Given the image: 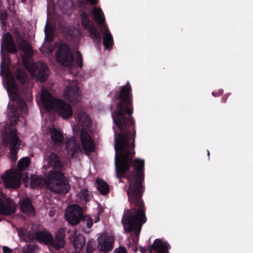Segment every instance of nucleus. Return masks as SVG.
<instances>
[{
  "instance_id": "1",
  "label": "nucleus",
  "mask_w": 253,
  "mask_h": 253,
  "mask_svg": "<svg viewBox=\"0 0 253 253\" xmlns=\"http://www.w3.org/2000/svg\"><path fill=\"white\" fill-rule=\"evenodd\" d=\"M113 122L120 130L115 131V165L117 177L126 178L129 187L127 190H144L142 182L144 179L145 161L135 156V120L133 113L132 87L129 83L121 86L113 98L112 108Z\"/></svg>"
},
{
  "instance_id": "2",
  "label": "nucleus",
  "mask_w": 253,
  "mask_h": 253,
  "mask_svg": "<svg viewBox=\"0 0 253 253\" xmlns=\"http://www.w3.org/2000/svg\"><path fill=\"white\" fill-rule=\"evenodd\" d=\"M41 100L46 110L54 109L64 119L72 117L73 112L71 105L62 99L53 98L47 90L42 89Z\"/></svg>"
},
{
  "instance_id": "3",
  "label": "nucleus",
  "mask_w": 253,
  "mask_h": 253,
  "mask_svg": "<svg viewBox=\"0 0 253 253\" xmlns=\"http://www.w3.org/2000/svg\"><path fill=\"white\" fill-rule=\"evenodd\" d=\"M31 163L29 157H24L18 163V170L15 169L6 170L2 175V180L6 188L16 189L21 184V172L26 170Z\"/></svg>"
},
{
  "instance_id": "4",
  "label": "nucleus",
  "mask_w": 253,
  "mask_h": 253,
  "mask_svg": "<svg viewBox=\"0 0 253 253\" xmlns=\"http://www.w3.org/2000/svg\"><path fill=\"white\" fill-rule=\"evenodd\" d=\"M62 170L52 169L45 175L46 185L55 193H67L70 189Z\"/></svg>"
},
{
  "instance_id": "5",
  "label": "nucleus",
  "mask_w": 253,
  "mask_h": 253,
  "mask_svg": "<svg viewBox=\"0 0 253 253\" xmlns=\"http://www.w3.org/2000/svg\"><path fill=\"white\" fill-rule=\"evenodd\" d=\"M3 141L9 145L10 158L13 163L17 160V154L21 145V140L17 135L16 129L5 131L2 134Z\"/></svg>"
},
{
  "instance_id": "6",
  "label": "nucleus",
  "mask_w": 253,
  "mask_h": 253,
  "mask_svg": "<svg viewBox=\"0 0 253 253\" xmlns=\"http://www.w3.org/2000/svg\"><path fill=\"white\" fill-rule=\"evenodd\" d=\"M92 13L94 19L97 24L102 28V32H104L103 38V44L105 49H110L114 43L113 38L111 34L109 32L106 26L104 25L105 16L100 8L94 7L92 9Z\"/></svg>"
},
{
  "instance_id": "7",
  "label": "nucleus",
  "mask_w": 253,
  "mask_h": 253,
  "mask_svg": "<svg viewBox=\"0 0 253 253\" xmlns=\"http://www.w3.org/2000/svg\"><path fill=\"white\" fill-rule=\"evenodd\" d=\"M55 56L57 62L62 66L70 67L74 65L73 51L68 44L65 42L59 43Z\"/></svg>"
},
{
  "instance_id": "8",
  "label": "nucleus",
  "mask_w": 253,
  "mask_h": 253,
  "mask_svg": "<svg viewBox=\"0 0 253 253\" xmlns=\"http://www.w3.org/2000/svg\"><path fill=\"white\" fill-rule=\"evenodd\" d=\"M81 22L84 29L87 30L90 37L97 43L99 44L101 41L100 33L97 29L90 23L89 16L85 11H81L80 13Z\"/></svg>"
},
{
  "instance_id": "9",
  "label": "nucleus",
  "mask_w": 253,
  "mask_h": 253,
  "mask_svg": "<svg viewBox=\"0 0 253 253\" xmlns=\"http://www.w3.org/2000/svg\"><path fill=\"white\" fill-rule=\"evenodd\" d=\"M67 221L71 225H76L81 219L84 221L86 216L84 215L82 208L78 205H74L69 208L65 213Z\"/></svg>"
},
{
  "instance_id": "10",
  "label": "nucleus",
  "mask_w": 253,
  "mask_h": 253,
  "mask_svg": "<svg viewBox=\"0 0 253 253\" xmlns=\"http://www.w3.org/2000/svg\"><path fill=\"white\" fill-rule=\"evenodd\" d=\"M64 97L69 102L75 105L82 99L81 90L76 84H70L65 87Z\"/></svg>"
},
{
  "instance_id": "11",
  "label": "nucleus",
  "mask_w": 253,
  "mask_h": 253,
  "mask_svg": "<svg viewBox=\"0 0 253 253\" xmlns=\"http://www.w3.org/2000/svg\"><path fill=\"white\" fill-rule=\"evenodd\" d=\"M5 195L0 190V214L10 215L16 211L15 203L11 200L6 198L4 200L1 199Z\"/></svg>"
},
{
  "instance_id": "12",
  "label": "nucleus",
  "mask_w": 253,
  "mask_h": 253,
  "mask_svg": "<svg viewBox=\"0 0 253 253\" xmlns=\"http://www.w3.org/2000/svg\"><path fill=\"white\" fill-rule=\"evenodd\" d=\"M31 238H33V240H37L49 245L53 240L52 234L42 227H40L38 230H35L33 236Z\"/></svg>"
},
{
  "instance_id": "13",
  "label": "nucleus",
  "mask_w": 253,
  "mask_h": 253,
  "mask_svg": "<svg viewBox=\"0 0 253 253\" xmlns=\"http://www.w3.org/2000/svg\"><path fill=\"white\" fill-rule=\"evenodd\" d=\"M80 138L83 149L86 153H90L94 151L95 148L94 141L87 131L84 128H82L81 130Z\"/></svg>"
},
{
  "instance_id": "14",
  "label": "nucleus",
  "mask_w": 253,
  "mask_h": 253,
  "mask_svg": "<svg viewBox=\"0 0 253 253\" xmlns=\"http://www.w3.org/2000/svg\"><path fill=\"white\" fill-rule=\"evenodd\" d=\"M1 48H3L6 51L12 54L17 52L13 38L10 33L7 32L3 34Z\"/></svg>"
},
{
  "instance_id": "15",
  "label": "nucleus",
  "mask_w": 253,
  "mask_h": 253,
  "mask_svg": "<svg viewBox=\"0 0 253 253\" xmlns=\"http://www.w3.org/2000/svg\"><path fill=\"white\" fill-rule=\"evenodd\" d=\"M114 238L110 236L104 235L99 238L98 247L104 253L111 251L114 247Z\"/></svg>"
},
{
  "instance_id": "16",
  "label": "nucleus",
  "mask_w": 253,
  "mask_h": 253,
  "mask_svg": "<svg viewBox=\"0 0 253 253\" xmlns=\"http://www.w3.org/2000/svg\"><path fill=\"white\" fill-rule=\"evenodd\" d=\"M32 70L34 73L36 74L37 77L41 82H43L47 80L48 77V68L45 64L41 63L40 66L34 65L32 66Z\"/></svg>"
},
{
  "instance_id": "17",
  "label": "nucleus",
  "mask_w": 253,
  "mask_h": 253,
  "mask_svg": "<svg viewBox=\"0 0 253 253\" xmlns=\"http://www.w3.org/2000/svg\"><path fill=\"white\" fill-rule=\"evenodd\" d=\"M51 143L53 146H61L64 142V138L62 133L57 129L52 127L50 130Z\"/></svg>"
},
{
  "instance_id": "18",
  "label": "nucleus",
  "mask_w": 253,
  "mask_h": 253,
  "mask_svg": "<svg viewBox=\"0 0 253 253\" xmlns=\"http://www.w3.org/2000/svg\"><path fill=\"white\" fill-rule=\"evenodd\" d=\"M65 231L64 229H59L55 236V239L53 238L50 246L53 247L56 250H58L64 248L65 245L64 240L65 237Z\"/></svg>"
},
{
  "instance_id": "19",
  "label": "nucleus",
  "mask_w": 253,
  "mask_h": 253,
  "mask_svg": "<svg viewBox=\"0 0 253 253\" xmlns=\"http://www.w3.org/2000/svg\"><path fill=\"white\" fill-rule=\"evenodd\" d=\"M48 164L55 170H64V166L60 160V157L54 153H51L48 157Z\"/></svg>"
},
{
  "instance_id": "20",
  "label": "nucleus",
  "mask_w": 253,
  "mask_h": 253,
  "mask_svg": "<svg viewBox=\"0 0 253 253\" xmlns=\"http://www.w3.org/2000/svg\"><path fill=\"white\" fill-rule=\"evenodd\" d=\"M20 209L22 211L28 216L34 215L35 209L31 200L27 198L20 201Z\"/></svg>"
},
{
  "instance_id": "21",
  "label": "nucleus",
  "mask_w": 253,
  "mask_h": 253,
  "mask_svg": "<svg viewBox=\"0 0 253 253\" xmlns=\"http://www.w3.org/2000/svg\"><path fill=\"white\" fill-rule=\"evenodd\" d=\"M155 251L157 253H169V244L163 242L160 239H156L150 246V251Z\"/></svg>"
},
{
  "instance_id": "22",
  "label": "nucleus",
  "mask_w": 253,
  "mask_h": 253,
  "mask_svg": "<svg viewBox=\"0 0 253 253\" xmlns=\"http://www.w3.org/2000/svg\"><path fill=\"white\" fill-rule=\"evenodd\" d=\"M85 239L82 234H78L75 235L73 241V245L76 251L80 252L85 245Z\"/></svg>"
},
{
  "instance_id": "23",
  "label": "nucleus",
  "mask_w": 253,
  "mask_h": 253,
  "mask_svg": "<svg viewBox=\"0 0 253 253\" xmlns=\"http://www.w3.org/2000/svg\"><path fill=\"white\" fill-rule=\"evenodd\" d=\"M7 91L9 95L11 94L13 97H17V86L13 77L9 78L7 82Z\"/></svg>"
},
{
  "instance_id": "24",
  "label": "nucleus",
  "mask_w": 253,
  "mask_h": 253,
  "mask_svg": "<svg viewBox=\"0 0 253 253\" xmlns=\"http://www.w3.org/2000/svg\"><path fill=\"white\" fill-rule=\"evenodd\" d=\"M44 183L46 184V178L39 177L37 175H31L30 177V185L33 189L38 188L42 186Z\"/></svg>"
},
{
  "instance_id": "25",
  "label": "nucleus",
  "mask_w": 253,
  "mask_h": 253,
  "mask_svg": "<svg viewBox=\"0 0 253 253\" xmlns=\"http://www.w3.org/2000/svg\"><path fill=\"white\" fill-rule=\"evenodd\" d=\"M96 183L97 190L102 195H105L109 193V186L103 179L97 178L96 179Z\"/></svg>"
},
{
  "instance_id": "26",
  "label": "nucleus",
  "mask_w": 253,
  "mask_h": 253,
  "mask_svg": "<svg viewBox=\"0 0 253 253\" xmlns=\"http://www.w3.org/2000/svg\"><path fill=\"white\" fill-rule=\"evenodd\" d=\"M18 234L20 237L28 239V240L33 241L32 237L34 235V231L31 232L29 231L27 229L24 228H20L18 229Z\"/></svg>"
},
{
  "instance_id": "27",
  "label": "nucleus",
  "mask_w": 253,
  "mask_h": 253,
  "mask_svg": "<svg viewBox=\"0 0 253 253\" xmlns=\"http://www.w3.org/2000/svg\"><path fill=\"white\" fill-rule=\"evenodd\" d=\"M26 72L23 69H17L15 71L16 78L21 84H24L26 82Z\"/></svg>"
},
{
  "instance_id": "28",
  "label": "nucleus",
  "mask_w": 253,
  "mask_h": 253,
  "mask_svg": "<svg viewBox=\"0 0 253 253\" xmlns=\"http://www.w3.org/2000/svg\"><path fill=\"white\" fill-rule=\"evenodd\" d=\"M74 117L76 122L79 124H82L84 122L87 121L88 120V115L83 112H81L77 114H75Z\"/></svg>"
},
{
  "instance_id": "29",
  "label": "nucleus",
  "mask_w": 253,
  "mask_h": 253,
  "mask_svg": "<svg viewBox=\"0 0 253 253\" xmlns=\"http://www.w3.org/2000/svg\"><path fill=\"white\" fill-rule=\"evenodd\" d=\"M44 32L45 35V40L48 42H51L53 40L54 35L51 27L50 26H47V25H46Z\"/></svg>"
},
{
  "instance_id": "30",
  "label": "nucleus",
  "mask_w": 253,
  "mask_h": 253,
  "mask_svg": "<svg viewBox=\"0 0 253 253\" xmlns=\"http://www.w3.org/2000/svg\"><path fill=\"white\" fill-rule=\"evenodd\" d=\"M17 106L19 110L24 115H27L28 114V108L25 101L22 98H19L17 101Z\"/></svg>"
},
{
  "instance_id": "31",
  "label": "nucleus",
  "mask_w": 253,
  "mask_h": 253,
  "mask_svg": "<svg viewBox=\"0 0 253 253\" xmlns=\"http://www.w3.org/2000/svg\"><path fill=\"white\" fill-rule=\"evenodd\" d=\"M20 46L21 49L26 53H30L32 49L29 44H28L24 40L21 41Z\"/></svg>"
},
{
  "instance_id": "32",
  "label": "nucleus",
  "mask_w": 253,
  "mask_h": 253,
  "mask_svg": "<svg viewBox=\"0 0 253 253\" xmlns=\"http://www.w3.org/2000/svg\"><path fill=\"white\" fill-rule=\"evenodd\" d=\"M76 53L75 64L80 68H82L83 66L82 53L79 51H77Z\"/></svg>"
},
{
  "instance_id": "33",
  "label": "nucleus",
  "mask_w": 253,
  "mask_h": 253,
  "mask_svg": "<svg viewBox=\"0 0 253 253\" xmlns=\"http://www.w3.org/2000/svg\"><path fill=\"white\" fill-rule=\"evenodd\" d=\"M80 196L82 200H84L85 202L89 201L88 199V191L86 189H82L80 192Z\"/></svg>"
},
{
  "instance_id": "34",
  "label": "nucleus",
  "mask_w": 253,
  "mask_h": 253,
  "mask_svg": "<svg viewBox=\"0 0 253 253\" xmlns=\"http://www.w3.org/2000/svg\"><path fill=\"white\" fill-rule=\"evenodd\" d=\"M69 34L73 37H79L81 35V31L77 28H73V29H70Z\"/></svg>"
},
{
  "instance_id": "35",
  "label": "nucleus",
  "mask_w": 253,
  "mask_h": 253,
  "mask_svg": "<svg viewBox=\"0 0 253 253\" xmlns=\"http://www.w3.org/2000/svg\"><path fill=\"white\" fill-rule=\"evenodd\" d=\"M36 249L35 245H28L26 248H23L24 253H33Z\"/></svg>"
},
{
  "instance_id": "36",
  "label": "nucleus",
  "mask_w": 253,
  "mask_h": 253,
  "mask_svg": "<svg viewBox=\"0 0 253 253\" xmlns=\"http://www.w3.org/2000/svg\"><path fill=\"white\" fill-rule=\"evenodd\" d=\"M3 48H1V55L2 57V61L0 64V72L1 73L3 72V64L4 62V58L6 56V51H4Z\"/></svg>"
},
{
  "instance_id": "37",
  "label": "nucleus",
  "mask_w": 253,
  "mask_h": 253,
  "mask_svg": "<svg viewBox=\"0 0 253 253\" xmlns=\"http://www.w3.org/2000/svg\"><path fill=\"white\" fill-rule=\"evenodd\" d=\"M7 19V13L5 12H2L0 13V20L3 26H5L6 20Z\"/></svg>"
},
{
  "instance_id": "38",
  "label": "nucleus",
  "mask_w": 253,
  "mask_h": 253,
  "mask_svg": "<svg viewBox=\"0 0 253 253\" xmlns=\"http://www.w3.org/2000/svg\"><path fill=\"white\" fill-rule=\"evenodd\" d=\"M94 251L93 243L91 241H88L86 247V253H92Z\"/></svg>"
},
{
  "instance_id": "39",
  "label": "nucleus",
  "mask_w": 253,
  "mask_h": 253,
  "mask_svg": "<svg viewBox=\"0 0 253 253\" xmlns=\"http://www.w3.org/2000/svg\"><path fill=\"white\" fill-rule=\"evenodd\" d=\"M79 149H80V147H79L78 144L76 142H75L74 143V145L72 146V147L71 148V150H72L71 153H72V156H74L76 153H77L79 152Z\"/></svg>"
},
{
  "instance_id": "40",
  "label": "nucleus",
  "mask_w": 253,
  "mask_h": 253,
  "mask_svg": "<svg viewBox=\"0 0 253 253\" xmlns=\"http://www.w3.org/2000/svg\"><path fill=\"white\" fill-rule=\"evenodd\" d=\"M114 253H127L126 250L124 247H120L115 249Z\"/></svg>"
},
{
  "instance_id": "41",
  "label": "nucleus",
  "mask_w": 253,
  "mask_h": 253,
  "mask_svg": "<svg viewBox=\"0 0 253 253\" xmlns=\"http://www.w3.org/2000/svg\"><path fill=\"white\" fill-rule=\"evenodd\" d=\"M85 221H86V226L88 228H90L92 226L93 220L91 218L86 217L85 220L83 221L84 222Z\"/></svg>"
},
{
  "instance_id": "42",
  "label": "nucleus",
  "mask_w": 253,
  "mask_h": 253,
  "mask_svg": "<svg viewBox=\"0 0 253 253\" xmlns=\"http://www.w3.org/2000/svg\"><path fill=\"white\" fill-rule=\"evenodd\" d=\"M223 93V90L222 89L218 90L217 91H213L212 94L214 97H218L221 95Z\"/></svg>"
},
{
  "instance_id": "43",
  "label": "nucleus",
  "mask_w": 253,
  "mask_h": 253,
  "mask_svg": "<svg viewBox=\"0 0 253 253\" xmlns=\"http://www.w3.org/2000/svg\"><path fill=\"white\" fill-rule=\"evenodd\" d=\"M2 251L3 253H12L11 250L6 246H3L2 247Z\"/></svg>"
},
{
  "instance_id": "44",
  "label": "nucleus",
  "mask_w": 253,
  "mask_h": 253,
  "mask_svg": "<svg viewBox=\"0 0 253 253\" xmlns=\"http://www.w3.org/2000/svg\"><path fill=\"white\" fill-rule=\"evenodd\" d=\"M229 95L230 94L228 93L225 94L224 96L221 98V101L223 103H225Z\"/></svg>"
},
{
  "instance_id": "45",
  "label": "nucleus",
  "mask_w": 253,
  "mask_h": 253,
  "mask_svg": "<svg viewBox=\"0 0 253 253\" xmlns=\"http://www.w3.org/2000/svg\"><path fill=\"white\" fill-rule=\"evenodd\" d=\"M86 1L92 5H95L97 3L98 0H86Z\"/></svg>"
},
{
  "instance_id": "46",
  "label": "nucleus",
  "mask_w": 253,
  "mask_h": 253,
  "mask_svg": "<svg viewBox=\"0 0 253 253\" xmlns=\"http://www.w3.org/2000/svg\"><path fill=\"white\" fill-rule=\"evenodd\" d=\"M140 251L142 253H145L147 252V249L146 248L141 247L140 249Z\"/></svg>"
},
{
  "instance_id": "47",
  "label": "nucleus",
  "mask_w": 253,
  "mask_h": 253,
  "mask_svg": "<svg viewBox=\"0 0 253 253\" xmlns=\"http://www.w3.org/2000/svg\"><path fill=\"white\" fill-rule=\"evenodd\" d=\"M70 147V145L69 144H67V148H69Z\"/></svg>"
},
{
  "instance_id": "48",
  "label": "nucleus",
  "mask_w": 253,
  "mask_h": 253,
  "mask_svg": "<svg viewBox=\"0 0 253 253\" xmlns=\"http://www.w3.org/2000/svg\"><path fill=\"white\" fill-rule=\"evenodd\" d=\"M210 152L209 150H208V155L209 156H210Z\"/></svg>"
}]
</instances>
